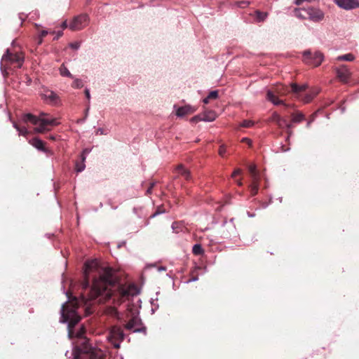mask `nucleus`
<instances>
[{"instance_id": "nucleus-21", "label": "nucleus", "mask_w": 359, "mask_h": 359, "mask_svg": "<svg viewBox=\"0 0 359 359\" xmlns=\"http://www.w3.org/2000/svg\"><path fill=\"white\" fill-rule=\"evenodd\" d=\"M335 60L338 61L344 60L351 62L355 60V56L352 53H347L343 55L338 56Z\"/></svg>"}, {"instance_id": "nucleus-14", "label": "nucleus", "mask_w": 359, "mask_h": 359, "mask_svg": "<svg viewBox=\"0 0 359 359\" xmlns=\"http://www.w3.org/2000/svg\"><path fill=\"white\" fill-rule=\"evenodd\" d=\"M29 144L39 151L46 153L48 156L53 155V151L45 147V142L41 140L34 137L29 141Z\"/></svg>"}, {"instance_id": "nucleus-49", "label": "nucleus", "mask_w": 359, "mask_h": 359, "mask_svg": "<svg viewBox=\"0 0 359 359\" xmlns=\"http://www.w3.org/2000/svg\"><path fill=\"white\" fill-rule=\"evenodd\" d=\"M85 93H86V97L89 100L90 98V91H85Z\"/></svg>"}, {"instance_id": "nucleus-59", "label": "nucleus", "mask_w": 359, "mask_h": 359, "mask_svg": "<svg viewBox=\"0 0 359 359\" xmlns=\"http://www.w3.org/2000/svg\"><path fill=\"white\" fill-rule=\"evenodd\" d=\"M35 26H36V27H40V25L35 24Z\"/></svg>"}, {"instance_id": "nucleus-35", "label": "nucleus", "mask_w": 359, "mask_h": 359, "mask_svg": "<svg viewBox=\"0 0 359 359\" xmlns=\"http://www.w3.org/2000/svg\"><path fill=\"white\" fill-rule=\"evenodd\" d=\"M286 121H287L285 118L280 117V121L276 123L280 128H283L286 125Z\"/></svg>"}, {"instance_id": "nucleus-52", "label": "nucleus", "mask_w": 359, "mask_h": 359, "mask_svg": "<svg viewBox=\"0 0 359 359\" xmlns=\"http://www.w3.org/2000/svg\"><path fill=\"white\" fill-rule=\"evenodd\" d=\"M89 299L86 298L85 297L82 296V301L85 304H87V302L88 301Z\"/></svg>"}, {"instance_id": "nucleus-25", "label": "nucleus", "mask_w": 359, "mask_h": 359, "mask_svg": "<svg viewBox=\"0 0 359 359\" xmlns=\"http://www.w3.org/2000/svg\"><path fill=\"white\" fill-rule=\"evenodd\" d=\"M304 119V115L302 113H297L292 115V121L294 123H300Z\"/></svg>"}, {"instance_id": "nucleus-20", "label": "nucleus", "mask_w": 359, "mask_h": 359, "mask_svg": "<svg viewBox=\"0 0 359 359\" xmlns=\"http://www.w3.org/2000/svg\"><path fill=\"white\" fill-rule=\"evenodd\" d=\"M177 170L178 171V173L184 177V178L187 180H189L191 178V174L190 172L185 169L182 165H180L177 166Z\"/></svg>"}, {"instance_id": "nucleus-37", "label": "nucleus", "mask_w": 359, "mask_h": 359, "mask_svg": "<svg viewBox=\"0 0 359 359\" xmlns=\"http://www.w3.org/2000/svg\"><path fill=\"white\" fill-rule=\"evenodd\" d=\"M69 46L72 49L77 50L80 47V43L79 42H73V43H69Z\"/></svg>"}, {"instance_id": "nucleus-18", "label": "nucleus", "mask_w": 359, "mask_h": 359, "mask_svg": "<svg viewBox=\"0 0 359 359\" xmlns=\"http://www.w3.org/2000/svg\"><path fill=\"white\" fill-rule=\"evenodd\" d=\"M201 115L203 121L208 122L213 121L217 117L215 112L213 111H205Z\"/></svg>"}, {"instance_id": "nucleus-1", "label": "nucleus", "mask_w": 359, "mask_h": 359, "mask_svg": "<svg viewBox=\"0 0 359 359\" xmlns=\"http://www.w3.org/2000/svg\"><path fill=\"white\" fill-rule=\"evenodd\" d=\"M85 266L84 289L89 286V279L93 278L90 300L103 303L114 296L119 301H123L131 294L130 287L119 283L116 271L111 267L102 266L97 260L86 262Z\"/></svg>"}, {"instance_id": "nucleus-6", "label": "nucleus", "mask_w": 359, "mask_h": 359, "mask_svg": "<svg viewBox=\"0 0 359 359\" xmlns=\"http://www.w3.org/2000/svg\"><path fill=\"white\" fill-rule=\"evenodd\" d=\"M125 328L133 332H146V327L142 323L140 318L137 315L133 316L125 325Z\"/></svg>"}, {"instance_id": "nucleus-50", "label": "nucleus", "mask_w": 359, "mask_h": 359, "mask_svg": "<svg viewBox=\"0 0 359 359\" xmlns=\"http://www.w3.org/2000/svg\"><path fill=\"white\" fill-rule=\"evenodd\" d=\"M110 310L111 311V314L116 315L117 311L114 308H111Z\"/></svg>"}, {"instance_id": "nucleus-8", "label": "nucleus", "mask_w": 359, "mask_h": 359, "mask_svg": "<svg viewBox=\"0 0 359 359\" xmlns=\"http://www.w3.org/2000/svg\"><path fill=\"white\" fill-rule=\"evenodd\" d=\"M304 13L307 15V18L314 22H320L325 18L324 12L315 7H308L304 10Z\"/></svg>"}, {"instance_id": "nucleus-31", "label": "nucleus", "mask_w": 359, "mask_h": 359, "mask_svg": "<svg viewBox=\"0 0 359 359\" xmlns=\"http://www.w3.org/2000/svg\"><path fill=\"white\" fill-rule=\"evenodd\" d=\"M254 124H255V123H254L252 121H250V120H244V121L241 123V127H245V128H250V127H252Z\"/></svg>"}, {"instance_id": "nucleus-15", "label": "nucleus", "mask_w": 359, "mask_h": 359, "mask_svg": "<svg viewBox=\"0 0 359 359\" xmlns=\"http://www.w3.org/2000/svg\"><path fill=\"white\" fill-rule=\"evenodd\" d=\"M340 8L346 10H351L359 7L358 0H334Z\"/></svg>"}, {"instance_id": "nucleus-12", "label": "nucleus", "mask_w": 359, "mask_h": 359, "mask_svg": "<svg viewBox=\"0 0 359 359\" xmlns=\"http://www.w3.org/2000/svg\"><path fill=\"white\" fill-rule=\"evenodd\" d=\"M40 96L49 104L56 105L60 102L59 96L54 91H43Z\"/></svg>"}, {"instance_id": "nucleus-53", "label": "nucleus", "mask_w": 359, "mask_h": 359, "mask_svg": "<svg viewBox=\"0 0 359 359\" xmlns=\"http://www.w3.org/2000/svg\"><path fill=\"white\" fill-rule=\"evenodd\" d=\"M209 100H210V98H208V96L207 97H205V99H203V102L205 104H208L209 102Z\"/></svg>"}, {"instance_id": "nucleus-19", "label": "nucleus", "mask_w": 359, "mask_h": 359, "mask_svg": "<svg viewBox=\"0 0 359 359\" xmlns=\"http://www.w3.org/2000/svg\"><path fill=\"white\" fill-rule=\"evenodd\" d=\"M255 18H256V21L257 22H262L265 21V20L267 18L269 14L267 12H262V11L257 10L255 12Z\"/></svg>"}, {"instance_id": "nucleus-27", "label": "nucleus", "mask_w": 359, "mask_h": 359, "mask_svg": "<svg viewBox=\"0 0 359 359\" xmlns=\"http://www.w3.org/2000/svg\"><path fill=\"white\" fill-rule=\"evenodd\" d=\"M305 9L306 8H295L294 11L295 15L299 19H306L307 17L302 13L304 12Z\"/></svg>"}, {"instance_id": "nucleus-33", "label": "nucleus", "mask_w": 359, "mask_h": 359, "mask_svg": "<svg viewBox=\"0 0 359 359\" xmlns=\"http://www.w3.org/2000/svg\"><path fill=\"white\" fill-rule=\"evenodd\" d=\"M252 182V184H259V177L258 172L250 174Z\"/></svg>"}, {"instance_id": "nucleus-22", "label": "nucleus", "mask_w": 359, "mask_h": 359, "mask_svg": "<svg viewBox=\"0 0 359 359\" xmlns=\"http://www.w3.org/2000/svg\"><path fill=\"white\" fill-rule=\"evenodd\" d=\"M192 252L195 255H201L204 253V250L200 244H195L192 248Z\"/></svg>"}, {"instance_id": "nucleus-40", "label": "nucleus", "mask_w": 359, "mask_h": 359, "mask_svg": "<svg viewBox=\"0 0 359 359\" xmlns=\"http://www.w3.org/2000/svg\"><path fill=\"white\" fill-rule=\"evenodd\" d=\"M226 152V147L224 144L221 145L219 149V154L221 156H224V154Z\"/></svg>"}, {"instance_id": "nucleus-42", "label": "nucleus", "mask_w": 359, "mask_h": 359, "mask_svg": "<svg viewBox=\"0 0 359 359\" xmlns=\"http://www.w3.org/2000/svg\"><path fill=\"white\" fill-rule=\"evenodd\" d=\"M248 5V2L247 1H240L237 2V6L238 7L245 8Z\"/></svg>"}, {"instance_id": "nucleus-43", "label": "nucleus", "mask_w": 359, "mask_h": 359, "mask_svg": "<svg viewBox=\"0 0 359 359\" xmlns=\"http://www.w3.org/2000/svg\"><path fill=\"white\" fill-rule=\"evenodd\" d=\"M48 34V30L44 29V30H42V31L40 32V34H39V37H41V39H43V38L44 36H46Z\"/></svg>"}, {"instance_id": "nucleus-57", "label": "nucleus", "mask_w": 359, "mask_h": 359, "mask_svg": "<svg viewBox=\"0 0 359 359\" xmlns=\"http://www.w3.org/2000/svg\"><path fill=\"white\" fill-rule=\"evenodd\" d=\"M237 184L238 186H242L243 184H242V182L241 180H238V181H237Z\"/></svg>"}, {"instance_id": "nucleus-46", "label": "nucleus", "mask_w": 359, "mask_h": 359, "mask_svg": "<svg viewBox=\"0 0 359 359\" xmlns=\"http://www.w3.org/2000/svg\"><path fill=\"white\" fill-rule=\"evenodd\" d=\"M62 34H63V33H62V32H61V31L57 32L56 33L55 36L54 37V40H57V39H58L60 36H62Z\"/></svg>"}, {"instance_id": "nucleus-23", "label": "nucleus", "mask_w": 359, "mask_h": 359, "mask_svg": "<svg viewBox=\"0 0 359 359\" xmlns=\"http://www.w3.org/2000/svg\"><path fill=\"white\" fill-rule=\"evenodd\" d=\"M290 86H291V90H306L307 88H309L308 83H304L301 86H298L296 83H290Z\"/></svg>"}, {"instance_id": "nucleus-51", "label": "nucleus", "mask_w": 359, "mask_h": 359, "mask_svg": "<svg viewBox=\"0 0 359 359\" xmlns=\"http://www.w3.org/2000/svg\"><path fill=\"white\" fill-rule=\"evenodd\" d=\"M47 114L44 113V112H41L40 114H39V116H37L38 118H44L45 116H46Z\"/></svg>"}, {"instance_id": "nucleus-4", "label": "nucleus", "mask_w": 359, "mask_h": 359, "mask_svg": "<svg viewBox=\"0 0 359 359\" xmlns=\"http://www.w3.org/2000/svg\"><path fill=\"white\" fill-rule=\"evenodd\" d=\"M73 359H102V353L85 340L80 348L74 351Z\"/></svg>"}, {"instance_id": "nucleus-24", "label": "nucleus", "mask_w": 359, "mask_h": 359, "mask_svg": "<svg viewBox=\"0 0 359 359\" xmlns=\"http://www.w3.org/2000/svg\"><path fill=\"white\" fill-rule=\"evenodd\" d=\"M13 127L19 132V135L26 136L28 130L25 127H19L16 123H13Z\"/></svg>"}, {"instance_id": "nucleus-17", "label": "nucleus", "mask_w": 359, "mask_h": 359, "mask_svg": "<svg viewBox=\"0 0 359 359\" xmlns=\"http://www.w3.org/2000/svg\"><path fill=\"white\" fill-rule=\"evenodd\" d=\"M23 121L25 122H31L32 124L37 126L40 121L39 118L32 114H25L22 118Z\"/></svg>"}, {"instance_id": "nucleus-30", "label": "nucleus", "mask_w": 359, "mask_h": 359, "mask_svg": "<svg viewBox=\"0 0 359 359\" xmlns=\"http://www.w3.org/2000/svg\"><path fill=\"white\" fill-rule=\"evenodd\" d=\"M251 194L255 196L257 194L259 189V184H251L250 186Z\"/></svg>"}, {"instance_id": "nucleus-44", "label": "nucleus", "mask_w": 359, "mask_h": 359, "mask_svg": "<svg viewBox=\"0 0 359 359\" xmlns=\"http://www.w3.org/2000/svg\"><path fill=\"white\" fill-rule=\"evenodd\" d=\"M242 142L247 143L249 146H251V144H252V140L247 137L243 138Z\"/></svg>"}, {"instance_id": "nucleus-28", "label": "nucleus", "mask_w": 359, "mask_h": 359, "mask_svg": "<svg viewBox=\"0 0 359 359\" xmlns=\"http://www.w3.org/2000/svg\"><path fill=\"white\" fill-rule=\"evenodd\" d=\"M85 159H86V157L84 156L83 154H82V161H84ZM84 169H85V164L83 163V162H82L81 163H77L76 164V170L77 172H81Z\"/></svg>"}, {"instance_id": "nucleus-36", "label": "nucleus", "mask_w": 359, "mask_h": 359, "mask_svg": "<svg viewBox=\"0 0 359 359\" xmlns=\"http://www.w3.org/2000/svg\"><path fill=\"white\" fill-rule=\"evenodd\" d=\"M218 97L217 91H210V93L208 95V98L210 100H215Z\"/></svg>"}, {"instance_id": "nucleus-34", "label": "nucleus", "mask_w": 359, "mask_h": 359, "mask_svg": "<svg viewBox=\"0 0 359 359\" xmlns=\"http://www.w3.org/2000/svg\"><path fill=\"white\" fill-rule=\"evenodd\" d=\"M280 116L277 113L274 112L272 114L271 117L270 118V121L277 123L278 121H280Z\"/></svg>"}, {"instance_id": "nucleus-10", "label": "nucleus", "mask_w": 359, "mask_h": 359, "mask_svg": "<svg viewBox=\"0 0 359 359\" xmlns=\"http://www.w3.org/2000/svg\"><path fill=\"white\" fill-rule=\"evenodd\" d=\"M334 71L339 79L344 83H346L351 76V70L345 65L334 67Z\"/></svg>"}, {"instance_id": "nucleus-58", "label": "nucleus", "mask_w": 359, "mask_h": 359, "mask_svg": "<svg viewBox=\"0 0 359 359\" xmlns=\"http://www.w3.org/2000/svg\"><path fill=\"white\" fill-rule=\"evenodd\" d=\"M176 224H177V223H173L172 224V227L173 229H175V228H176V226H175Z\"/></svg>"}, {"instance_id": "nucleus-2", "label": "nucleus", "mask_w": 359, "mask_h": 359, "mask_svg": "<svg viewBox=\"0 0 359 359\" xmlns=\"http://www.w3.org/2000/svg\"><path fill=\"white\" fill-rule=\"evenodd\" d=\"M77 302H66L61 309V323H68V336L69 338H81L85 332L82 327L78 331L75 332L74 326L80 321L81 317L77 314L76 309Z\"/></svg>"}, {"instance_id": "nucleus-41", "label": "nucleus", "mask_w": 359, "mask_h": 359, "mask_svg": "<svg viewBox=\"0 0 359 359\" xmlns=\"http://www.w3.org/2000/svg\"><path fill=\"white\" fill-rule=\"evenodd\" d=\"M313 0H294V4L297 6L301 5L304 2H312Z\"/></svg>"}, {"instance_id": "nucleus-11", "label": "nucleus", "mask_w": 359, "mask_h": 359, "mask_svg": "<svg viewBox=\"0 0 359 359\" xmlns=\"http://www.w3.org/2000/svg\"><path fill=\"white\" fill-rule=\"evenodd\" d=\"M39 126L34 129L36 133H43L46 130L47 126H57L59 124L56 118H39Z\"/></svg>"}, {"instance_id": "nucleus-56", "label": "nucleus", "mask_w": 359, "mask_h": 359, "mask_svg": "<svg viewBox=\"0 0 359 359\" xmlns=\"http://www.w3.org/2000/svg\"><path fill=\"white\" fill-rule=\"evenodd\" d=\"M48 138H49L50 140H55V136H53V135H50V136H49V137H48Z\"/></svg>"}, {"instance_id": "nucleus-5", "label": "nucleus", "mask_w": 359, "mask_h": 359, "mask_svg": "<svg viewBox=\"0 0 359 359\" xmlns=\"http://www.w3.org/2000/svg\"><path fill=\"white\" fill-rule=\"evenodd\" d=\"M124 339V333L121 328L118 326H113L108 334L107 339L111 343L114 348H118L120 343Z\"/></svg>"}, {"instance_id": "nucleus-32", "label": "nucleus", "mask_w": 359, "mask_h": 359, "mask_svg": "<svg viewBox=\"0 0 359 359\" xmlns=\"http://www.w3.org/2000/svg\"><path fill=\"white\" fill-rule=\"evenodd\" d=\"M60 74L62 76H71V73L68 70V69L65 67V66H62L61 68H60Z\"/></svg>"}, {"instance_id": "nucleus-38", "label": "nucleus", "mask_w": 359, "mask_h": 359, "mask_svg": "<svg viewBox=\"0 0 359 359\" xmlns=\"http://www.w3.org/2000/svg\"><path fill=\"white\" fill-rule=\"evenodd\" d=\"M203 121L202 119V115H197V116H195L194 117H192L191 118V122H198V121Z\"/></svg>"}, {"instance_id": "nucleus-26", "label": "nucleus", "mask_w": 359, "mask_h": 359, "mask_svg": "<svg viewBox=\"0 0 359 359\" xmlns=\"http://www.w3.org/2000/svg\"><path fill=\"white\" fill-rule=\"evenodd\" d=\"M316 93H306L304 95H300L304 102L308 103L316 95Z\"/></svg>"}, {"instance_id": "nucleus-29", "label": "nucleus", "mask_w": 359, "mask_h": 359, "mask_svg": "<svg viewBox=\"0 0 359 359\" xmlns=\"http://www.w3.org/2000/svg\"><path fill=\"white\" fill-rule=\"evenodd\" d=\"M72 87L74 88H83V82L81 79H76L74 81Z\"/></svg>"}, {"instance_id": "nucleus-45", "label": "nucleus", "mask_w": 359, "mask_h": 359, "mask_svg": "<svg viewBox=\"0 0 359 359\" xmlns=\"http://www.w3.org/2000/svg\"><path fill=\"white\" fill-rule=\"evenodd\" d=\"M241 173V169H236V170L233 172V173H232V175H231V177H234L236 175H240Z\"/></svg>"}, {"instance_id": "nucleus-3", "label": "nucleus", "mask_w": 359, "mask_h": 359, "mask_svg": "<svg viewBox=\"0 0 359 359\" xmlns=\"http://www.w3.org/2000/svg\"><path fill=\"white\" fill-rule=\"evenodd\" d=\"M23 59L19 54H11L8 49L1 57V71L4 76L9 74L15 69L20 68Z\"/></svg>"}, {"instance_id": "nucleus-16", "label": "nucleus", "mask_w": 359, "mask_h": 359, "mask_svg": "<svg viewBox=\"0 0 359 359\" xmlns=\"http://www.w3.org/2000/svg\"><path fill=\"white\" fill-rule=\"evenodd\" d=\"M276 91H268L266 98L275 105L283 104V100H280L276 95Z\"/></svg>"}, {"instance_id": "nucleus-9", "label": "nucleus", "mask_w": 359, "mask_h": 359, "mask_svg": "<svg viewBox=\"0 0 359 359\" xmlns=\"http://www.w3.org/2000/svg\"><path fill=\"white\" fill-rule=\"evenodd\" d=\"M310 55L311 53L309 51H305L304 53V57L306 62L312 64L315 67L319 66L324 60V55L320 51L315 52L312 57Z\"/></svg>"}, {"instance_id": "nucleus-13", "label": "nucleus", "mask_w": 359, "mask_h": 359, "mask_svg": "<svg viewBox=\"0 0 359 359\" xmlns=\"http://www.w3.org/2000/svg\"><path fill=\"white\" fill-rule=\"evenodd\" d=\"M176 110L175 115L179 118H183L187 115L191 114L196 111V108L191 105H184L183 107L174 106Z\"/></svg>"}, {"instance_id": "nucleus-60", "label": "nucleus", "mask_w": 359, "mask_h": 359, "mask_svg": "<svg viewBox=\"0 0 359 359\" xmlns=\"http://www.w3.org/2000/svg\"><path fill=\"white\" fill-rule=\"evenodd\" d=\"M310 123H311V122H309V123H307V126H309Z\"/></svg>"}, {"instance_id": "nucleus-7", "label": "nucleus", "mask_w": 359, "mask_h": 359, "mask_svg": "<svg viewBox=\"0 0 359 359\" xmlns=\"http://www.w3.org/2000/svg\"><path fill=\"white\" fill-rule=\"evenodd\" d=\"M88 22V16L86 14H82L75 17L68 27L72 30H80L86 27Z\"/></svg>"}, {"instance_id": "nucleus-55", "label": "nucleus", "mask_w": 359, "mask_h": 359, "mask_svg": "<svg viewBox=\"0 0 359 359\" xmlns=\"http://www.w3.org/2000/svg\"><path fill=\"white\" fill-rule=\"evenodd\" d=\"M42 42H43V39H41V37L39 36L38 44H41Z\"/></svg>"}, {"instance_id": "nucleus-39", "label": "nucleus", "mask_w": 359, "mask_h": 359, "mask_svg": "<svg viewBox=\"0 0 359 359\" xmlns=\"http://www.w3.org/2000/svg\"><path fill=\"white\" fill-rule=\"evenodd\" d=\"M248 170L250 172V174L257 172L256 165L255 164L250 165L248 166Z\"/></svg>"}, {"instance_id": "nucleus-47", "label": "nucleus", "mask_w": 359, "mask_h": 359, "mask_svg": "<svg viewBox=\"0 0 359 359\" xmlns=\"http://www.w3.org/2000/svg\"><path fill=\"white\" fill-rule=\"evenodd\" d=\"M154 186V183L151 184L150 187L147 190V194H151L153 187Z\"/></svg>"}, {"instance_id": "nucleus-48", "label": "nucleus", "mask_w": 359, "mask_h": 359, "mask_svg": "<svg viewBox=\"0 0 359 359\" xmlns=\"http://www.w3.org/2000/svg\"><path fill=\"white\" fill-rule=\"evenodd\" d=\"M61 27H62L63 29L67 28V22H66V21H64V22L62 23Z\"/></svg>"}, {"instance_id": "nucleus-54", "label": "nucleus", "mask_w": 359, "mask_h": 359, "mask_svg": "<svg viewBox=\"0 0 359 359\" xmlns=\"http://www.w3.org/2000/svg\"><path fill=\"white\" fill-rule=\"evenodd\" d=\"M291 127H292V125L290 123H288L286 121V125H285V128H287V129H290Z\"/></svg>"}]
</instances>
